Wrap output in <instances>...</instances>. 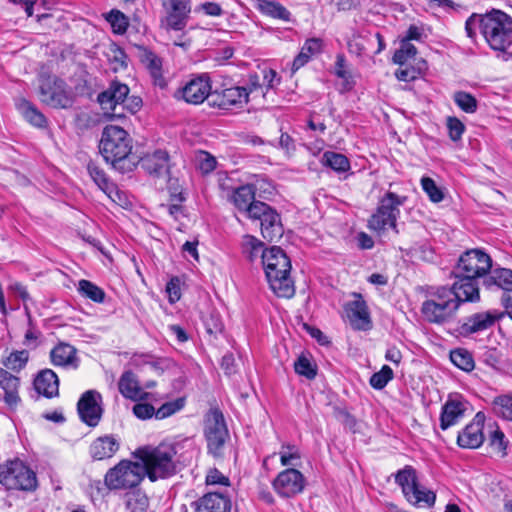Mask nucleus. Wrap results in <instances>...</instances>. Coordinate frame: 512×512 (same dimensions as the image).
<instances>
[{
    "label": "nucleus",
    "instance_id": "obj_1",
    "mask_svg": "<svg viewBox=\"0 0 512 512\" xmlns=\"http://www.w3.org/2000/svg\"><path fill=\"white\" fill-rule=\"evenodd\" d=\"M132 147V138L123 128L116 125L104 128L99 144L100 153L120 173L131 172L136 166Z\"/></svg>",
    "mask_w": 512,
    "mask_h": 512
},
{
    "label": "nucleus",
    "instance_id": "obj_2",
    "mask_svg": "<svg viewBox=\"0 0 512 512\" xmlns=\"http://www.w3.org/2000/svg\"><path fill=\"white\" fill-rule=\"evenodd\" d=\"M481 34L488 46L497 52L503 61L512 58V17L507 13L492 9L483 14Z\"/></svg>",
    "mask_w": 512,
    "mask_h": 512
},
{
    "label": "nucleus",
    "instance_id": "obj_3",
    "mask_svg": "<svg viewBox=\"0 0 512 512\" xmlns=\"http://www.w3.org/2000/svg\"><path fill=\"white\" fill-rule=\"evenodd\" d=\"M262 265L272 291L278 297L291 298L295 287L290 277L291 262L285 252L278 246L266 249L262 254Z\"/></svg>",
    "mask_w": 512,
    "mask_h": 512
},
{
    "label": "nucleus",
    "instance_id": "obj_4",
    "mask_svg": "<svg viewBox=\"0 0 512 512\" xmlns=\"http://www.w3.org/2000/svg\"><path fill=\"white\" fill-rule=\"evenodd\" d=\"M176 449L173 445L160 444L155 448L143 447L135 452L145 469V475L154 482L158 479L171 477L176 473L174 457Z\"/></svg>",
    "mask_w": 512,
    "mask_h": 512
},
{
    "label": "nucleus",
    "instance_id": "obj_5",
    "mask_svg": "<svg viewBox=\"0 0 512 512\" xmlns=\"http://www.w3.org/2000/svg\"><path fill=\"white\" fill-rule=\"evenodd\" d=\"M459 306L453 291L447 286H439L427 292L421 312L429 323L444 324L454 318Z\"/></svg>",
    "mask_w": 512,
    "mask_h": 512
},
{
    "label": "nucleus",
    "instance_id": "obj_6",
    "mask_svg": "<svg viewBox=\"0 0 512 512\" xmlns=\"http://www.w3.org/2000/svg\"><path fill=\"white\" fill-rule=\"evenodd\" d=\"M406 196H400L388 191L380 198L376 211L368 220V228L382 233L388 228L397 231V220L400 216V207L406 202Z\"/></svg>",
    "mask_w": 512,
    "mask_h": 512
},
{
    "label": "nucleus",
    "instance_id": "obj_7",
    "mask_svg": "<svg viewBox=\"0 0 512 512\" xmlns=\"http://www.w3.org/2000/svg\"><path fill=\"white\" fill-rule=\"evenodd\" d=\"M145 477V469L138 462L122 460L110 468L104 483L110 490L130 489L138 486Z\"/></svg>",
    "mask_w": 512,
    "mask_h": 512
},
{
    "label": "nucleus",
    "instance_id": "obj_8",
    "mask_svg": "<svg viewBox=\"0 0 512 512\" xmlns=\"http://www.w3.org/2000/svg\"><path fill=\"white\" fill-rule=\"evenodd\" d=\"M39 94L44 104L56 109H69L75 101L71 88L56 76L40 79Z\"/></svg>",
    "mask_w": 512,
    "mask_h": 512
},
{
    "label": "nucleus",
    "instance_id": "obj_9",
    "mask_svg": "<svg viewBox=\"0 0 512 512\" xmlns=\"http://www.w3.org/2000/svg\"><path fill=\"white\" fill-rule=\"evenodd\" d=\"M0 483L7 489L32 491L37 486V478L34 471L16 459L0 465Z\"/></svg>",
    "mask_w": 512,
    "mask_h": 512
},
{
    "label": "nucleus",
    "instance_id": "obj_10",
    "mask_svg": "<svg viewBox=\"0 0 512 512\" xmlns=\"http://www.w3.org/2000/svg\"><path fill=\"white\" fill-rule=\"evenodd\" d=\"M395 481L402 488L405 498L411 504L428 507L434 505L435 493L419 486L416 470L412 466L407 465L399 470L395 475Z\"/></svg>",
    "mask_w": 512,
    "mask_h": 512
},
{
    "label": "nucleus",
    "instance_id": "obj_11",
    "mask_svg": "<svg viewBox=\"0 0 512 512\" xmlns=\"http://www.w3.org/2000/svg\"><path fill=\"white\" fill-rule=\"evenodd\" d=\"M204 435L207 441L208 452L215 458L222 457L224 445L229 437L223 414L215 409L206 417Z\"/></svg>",
    "mask_w": 512,
    "mask_h": 512
},
{
    "label": "nucleus",
    "instance_id": "obj_12",
    "mask_svg": "<svg viewBox=\"0 0 512 512\" xmlns=\"http://www.w3.org/2000/svg\"><path fill=\"white\" fill-rule=\"evenodd\" d=\"M492 268L491 257L480 249L464 252L453 270V275L471 276L480 279L486 276Z\"/></svg>",
    "mask_w": 512,
    "mask_h": 512
},
{
    "label": "nucleus",
    "instance_id": "obj_13",
    "mask_svg": "<svg viewBox=\"0 0 512 512\" xmlns=\"http://www.w3.org/2000/svg\"><path fill=\"white\" fill-rule=\"evenodd\" d=\"M211 80L208 74L193 76L182 88L178 89L175 97L189 104L198 105L211 96Z\"/></svg>",
    "mask_w": 512,
    "mask_h": 512
},
{
    "label": "nucleus",
    "instance_id": "obj_14",
    "mask_svg": "<svg viewBox=\"0 0 512 512\" xmlns=\"http://www.w3.org/2000/svg\"><path fill=\"white\" fill-rule=\"evenodd\" d=\"M163 8L166 17L162 21L163 26L167 30L181 31L188 22L191 12L190 0H163Z\"/></svg>",
    "mask_w": 512,
    "mask_h": 512
},
{
    "label": "nucleus",
    "instance_id": "obj_15",
    "mask_svg": "<svg viewBox=\"0 0 512 512\" xmlns=\"http://www.w3.org/2000/svg\"><path fill=\"white\" fill-rule=\"evenodd\" d=\"M503 316L504 313H498L497 311H483L471 314L459 322L457 332L463 337H468L490 329Z\"/></svg>",
    "mask_w": 512,
    "mask_h": 512
},
{
    "label": "nucleus",
    "instance_id": "obj_16",
    "mask_svg": "<svg viewBox=\"0 0 512 512\" xmlns=\"http://www.w3.org/2000/svg\"><path fill=\"white\" fill-rule=\"evenodd\" d=\"M101 401L102 397L99 392L88 390L82 394L77 403L80 419L90 427L97 426L102 417Z\"/></svg>",
    "mask_w": 512,
    "mask_h": 512
},
{
    "label": "nucleus",
    "instance_id": "obj_17",
    "mask_svg": "<svg viewBox=\"0 0 512 512\" xmlns=\"http://www.w3.org/2000/svg\"><path fill=\"white\" fill-rule=\"evenodd\" d=\"M272 485L279 496L288 498L303 491L305 479L300 471L289 468L280 472Z\"/></svg>",
    "mask_w": 512,
    "mask_h": 512
},
{
    "label": "nucleus",
    "instance_id": "obj_18",
    "mask_svg": "<svg viewBox=\"0 0 512 512\" xmlns=\"http://www.w3.org/2000/svg\"><path fill=\"white\" fill-rule=\"evenodd\" d=\"M248 97L249 93L246 88L234 86L212 93L210 104L226 110L242 108L248 103Z\"/></svg>",
    "mask_w": 512,
    "mask_h": 512
},
{
    "label": "nucleus",
    "instance_id": "obj_19",
    "mask_svg": "<svg viewBox=\"0 0 512 512\" xmlns=\"http://www.w3.org/2000/svg\"><path fill=\"white\" fill-rule=\"evenodd\" d=\"M485 415L478 412L473 420L462 429L457 436V443L462 448L476 449L484 442Z\"/></svg>",
    "mask_w": 512,
    "mask_h": 512
},
{
    "label": "nucleus",
    "instance_id": "obj_20",
    "mask_svg": "<svg viewBox=\"0 0 512 512\" xmlns=\"http://www.w3.org/2000/svg\"><path fill=\"white\" fill-rule=\"evenodd\" d=\"M468 403L460 395H450L442 406L440 428H448L458 424L465 416Z\"/></svg>",
    "mask_w": 512,
    "mask_h": 512
},
{
    "label": "nucleus",
    "instance_id": "obj_21",
    "mask_svg": "<svg viewBox=\"0 0 512 512\" xmlns=\"http://www.w3.org/2000/svg\"><path fill=\"white\" fill-rule=\"evenodd\" d=\"M344 310L350 325L354 329L368 330L371 327L368 307L360 294H355V299L346 303Z\"/></svg>",
    "mask_w": 512,
    "mask_h": 512
},
{
    "label": "nucleus",
    "instance_id": "obj_22",
    "mask_svg": "<svg viewBox=\"0 0 512 512\" xmlns=\"http://www.w3.org/2000/svg\"><path fill=\"white\" fill-rule=\"evenodd\" d=\"M454 277L456 280L449 289L453 291L460 305L480 300L479 279L464 275H454Z\"/></svg>",
    "mask_w": 512,
    "mask_h": 512
},
{
    "label": "nucleus",
    "instance_id": "obj_23",
    "mask_svg": "<svg viewBox=\"0 0 512 512\" xmlns=\"http://www.w3.org/2000/svg\"><path fill=\"white\" fill-rule=\"evenodd\" d=\"M87 170L94 183L111 199L114 203L122 205L124 193L110 181L106 173L95 162L90 161L87 164Z\"/></svg>",
    "mask_w": 512,
    "mask_h": 512
},
{
    "label": "nucleus",
    "instance_id": "obj_24",
    "mask_svg": "<svg viewBox=\"0 0 512 512\" xmlns=\"http://www.w3.org/2000/svg\"><path fill=\"white\" fill-rule=\"evenodd\" d=\"M129 87L118 81L113 80L108 88L98 95V102L103 110L115 111L117 106H121L129 95Z\"/></svg>",
    "mask_w": 512,
    "mask_h": 512
},
{
    "label": "nucleus",
    "instance_id": "obj_25",
    "mask_svg": "<svg viewBox=\"0 0 512 512\" xmlns=\"http://www.w3.org/2000/svg\"><path fill=\"white\" fill-rule=\"evenodd\" d=\"M195 512H230L231 501L221 493H206L193 502Z\"/></svg>",
    "mask_w": 512,
    "mask_h": 512
},
{
    "label": "nucleus",
    "instance_id": "obj_26",
    "mask_svg": "<svg viewBox=\"0 0 512 512\" xmlns=\"http://www.w3.org/2000/svg\"><path fill=\"white\" fill-rule=\"evenodd\" d=\"M138 57L140 62L149 71L154 84L161 88H164L166 86V81L162 73L161 58L158 55H156L153 51L145 47H139Z\"/></svg>",
    "mask_w": 512,
    "mask_h": 512
},
{
    "label": "nucleus",
    "instance_id": "obj_27",
    "mask_svg": "<svg viewBox=\"0 0 512 512\" xmlns=\"http://www.w3.org/2000/svg\"><path fill=\"white\" fill-rule=\"evenodd\" d=\"M119 448L120 443L114 435H104L91 443L89 454L94 460H105L113 457Z\"/></svg>",
    "mask_w": 512,
    "mask_h": 512
},
{
    "label": "nucleus",
    "instance_id": "obj_28",
    "mask_svg": "<svg viewBox=\"0 0 512 512\" xmlns=\"http://www.w3.org/2000/svg\"><path fill=\"white\" fill-rule=\"evenodd\" d=\"M141 166L151 175L165 176L169 174V155L164 150H156L141 159Z\"/></svg>",
    "mask_w": 512,
    "mask_h": 512
},
{
    "label": "nucleus",
    "instance_id": "obj_29",
    "mask_svg": "<svg viewBox=\"0 0 512 512\" xmlns=\"http://www.w3.org/2000/svg\"><path fill=\"white\" fill-rule=\"evenodd\" d=\"M35 390L46 398H53L59 394V379L51 369L40 371L34 379Z\"/></svg>",
    "mask_w": 512,
    "mask_h": 512
},
{
    "label": "nucleus",
    "instance_id": "obj_30",
    "mask_svg": "<svg viewBox=\"0 0 512 512\" xmlns=\"http://www.w3.org/2000/svg\"><path fill=\"white\" fill-rule=\"evenodd\" d=\"M76 349L67 343H59L50 351V360L54 366L58 367H78V358Z\"/></svg>",
    "mask_w": 512,
    "mask_h": 512
},
{
    "label": "nucleus",
    "instance_id": "obj_31",
    "mask_svg": "<svg viewBox=\"0 0 512 512\" xmlns=\"http://www.w3.org/2000/svg\"><path fill=\"white\" fill-rule=\"evenodd\" d=\"M118 388L123 397L133 401L144 400L148 397V393L142 391L136 375L132 371H125L121 375Z\"/></svg>",
    "mask_w": 512,
    "mask_h": 512
},
{
    "label": "nucleus",
    "instance_id": "obj_32",
    "mask_svg": "<svg viewBox=\"0 0 512 512\" xmlns=\"http://www.w3.org/2000/svg\"><path fill=\"white\" fill-rule=\"evenodd\" d=\"M255 192L254 185L246 184L236 188L230 197L234 206L245 216L248 214V209L257 202L255 200Z\"/></svg>",
    "mask_w": 512,
    "mask_h": 512
},
{
    "label": "nucleus",
    "instance_id": "obj_33",
    "mask_svg": "<svg viewBox=\"0 0 512 512\" xmlns=\"http://www.w3.org/2000/svg\"><path fill=\"white\" fill-rule=\"evenodd\" d=\"M20 379L7 370L0 368V387L4 390V401L9 406H15L20 401L18 389Z\"/></svg>",
    "mask_w": 512,
    "mask_h": 512
},
{
    "label": "nucleus",
    "instance_id": "obj_34",
    "mask_svg": "<svg viewBox=\"0 0 512 512\" xmlns=\"http://www.w3.org/2000/svg\"><path fill=\"white\" fill-rule=\"evenodd\" d=\"M260 229L263 238L269 242L276 241L282 237L284 229L281 217L275 209L264 219Z\"/></svg>",
    "mask_w": 512,
    "mask_h": 512
},
{
    "label": "nucleus",
    "instance_id": "obj_35",
    "mask_svg": "<svg viewBox=\"0 0 512 512\" xmlns=\"http://www.w3.org/2000/svg\"><path fill=\"white\" fill-rule=\"evenodd\" d=\"M256 9L263 15L289 22L291 20L290 11L277 1L256 0Z\"/></svg>",
    "mask_w": 512,
    "mask_h": 512
},
{
    "label": "nucleus",
    "instance_id": "obj_36",
    "mask_svg": "<svg viewBox=\"0 0 512 512\" xmlns=\"http://www.w3.org/2000/svg\"><path fill=\"white\" fill-rule=\"evenodd\" d=\"M487 288L496 286L506 292H512V270L506 268L495 269L488 278L484 279Z\"/></svg>",
    "mask_w": 512,
    "mask_h": 512
},
{
    "label": "nucleus",
    "instance_id": "obj_37",
    "mask_svg": "<svg viewBox=\"0 0 512 512\" xmlns=\"http://www.w3.org/2000/svg\"><path fill=\"white\" fill-rule=\"evenodd\" d=\"M17 108L30 124L39 128L46 127V117L28 100L20 99L17 102Z\"/></svg>",
    "mask_w": 512,
    "mask_h": 512
},
{
    "label": "nucleus",
    "instance_id": "obj_38",
    "mask_svg": "<svg viewBox=\"0 0 512 512\" xmlns=\"http://www.w3.org/2000/svg\"><path fill=\"white\" fill-rule=\"evenodd\" d=\"M321 162L338 173L346 172L350 169V162L348 158L340 153L327 151L323 154Z\"/></svg>",
    "mask_w": 512,
    "mask_h": 512
},
{
    "label": "nucleus",
    "instance_id": "obj_39",
    "mask_svg": "<svg viewBox=\"0 0 512 512\" xmlns=\"http://www.w3.org/2000/svg\"><path fill=\"white\" fill-rule=\"evenodd\" d=\"M126 508L130 512H147L149 500L146 494L140 490L126 493Z\"/></svg>",
    "mask_w": 512,
    "mask_h": 512
},
{
    "label": "nucleus",
    "instance_id": "obj_40",
    "mask_svg": "<svg viewBox=\"0 0 512 512\" xmlns=\"http://www.w3.org/2000/svg\"><path fill=\"white\" fill-rule=\"evenodd\" d=\"M78 291L82 296L97 303H102L105 298V292L89 280H80L78 283Z\"/></svg>",
    "mask_w": 512,
    "mask_h": 512
},
{
    "label": "nucleus",
    "instance_id": "obj_41",
    "mask_svg": "<svg viewBox=\"0 0 512 512\" xmlns=\"http://www.w3.org/2000/svg\"><path fill=\"white\" fill-rule=\"evenodd\" d=\"M452 363L463 371L474 369L475 363L472 354L465 349H455L450 353Z\"/></svg>",
    "mask_w": 512,
    "mask_h": 512
},
{
    "label": "nucleus",
    "instance_id": "obj_42",
    "mask_svg": "<svg viewBox=\"0 0 512 512\" xmlns=\"http://www.w3.org/2000/svg\"><path fill=\"white\" fill-rule=\"evenodd\" d=\"M492 409L497 416L512 421V396L502 395L496 397L492 402Z\"/></svg>",
    "mask_w": 512,
    "mask_h": 512
},
{
    "label": "nucleus",
    "instance_id": "obj_43",
    "mask_svg": "<svg viewBox=\"0 0 512 512\" xmlns=\"http://www.w3.org/2000/svg\"><path fill=\"white\" fill-rule=\"evenodd\" d=\"M29 359V353L26 350L12 352L2 363L12 371H20L23 369Z\"/></svg>",
    "mask_w": 512,
    "mask_h": 512
},
{
    "label": "nucleus",
    "instance_id": "obj_44",
    "mask_svg": "<svg viewBox=\"0 0 512 512\" xmlns=\"http://www.w3.org/2000/svg\"><path fill=\"white\" fill-rule=\"evenodd\" d=\"M453 99L457 106L466 113H474L477 110V100L468 92L457 91L454 93Z\"/></svg>",
    "mask_w": 512,
    "mask_h": 512
},
{
    "label": "nucleus",
    "instance_id": "obj_45",
    "mask_svg": "<svg viewBox=\"0 0 512 512\" xmlns=\"http://www.w3.org/2000/svg\"><path fill=\"white\" fill-rule=\"evenodd\" d=\"M393 377L394 373L391 367L384 365L380 371L374 373L370 377L369 383L374 389L381 390L393 379Z\"/></svg>",
    "mask_w": 512,
    "mask_h": 512
},
{
    "label": "nucleus",
    "instance_id": "obj_46",
    "mask_svg": "<svg viewBox=\"0 0 512 512\" xmlns=\"http://www.w3.org/2000/svg\"><path fill=\"white\" fill-rule=\"evenodd\" d=\"M417 48L408 41H401L400 48L393 55V62L398 65H404L409 59L415 57Z\"/></svg>",
    "mask_w": 512,
    "mask_h": 512
},
{
    "label": "nucleus",
    "instance_id": "obj_47",
    "mask_svg": "<svg viewBox=\"0 0 512 512\" xmlns=\"http://www.w3.org/2000/svg\"><path fill=\"white\" fill-rule=\"evenodd\" d=\"M106 20L117 34L125 33L129 25L128 18L119 10L110 11L106 16Z\"/></svg>",
    "mask_w": 512,
    "mask_h": 512
},
{
    "label": "nucleus",
    "instance_id": "obj_48",
    "mask_svg": "<svg viewBox=\"0 0 512 512\" xmlns=\"http://www.w3.org/2000/svg\"><path fill=\"white\" fill-rule=\"evenodd\" d=\"M185 405V400L183 398H178L173 401H169L161 405L157 410H155V418L156 419H165L176 412L180 411Z\"/></svg>",
    "mask_w": 512,
    "mask_h": 512
},
{
    "label": "nucleus",
    "instance_id": "obj_49",
    "mask_svg": "<svg viewBox=\"0 0 512 512\" xmlns=\"http://www.w3.org/2000/svg\"><path fill=\"white\" fill-rule=\"evenodd\" d=\"M489 445L500 457H505L507 455V441L505 440L504 433L499 428H496L490 434Z\"/></svg>",
    "mask_w": 512,
    "mask_h": 512
},
{
    "label": "nucleus",
    "instance_id": "obj_50",
    "mask_svg": "<svg viewBox=\"0 0 512 512\" xmlns=\"http://www.w3.org/2000/svg\"><path fill=\"white\" fill-rule=\"evenodd\" d=\"M421 186L432 202L439 203L444 199L443 191L436 185L432 178L422 177Z\"/></svg>",
    "mask_w": 512,
    "mask_h": 512
},
{
    "label": "nucleus",
    "instance_id": "obj_51",
    "mask_svg": "<svg viewBox=\"0 0 512 512\" xmlns=\"http://www.w3.org/2000/svg\"><path fill=\"white\" fill-rule=\"evenodd\" d=\"M295 372L307 379H314L317 371L316 366L305 356H300L294 363Z\"/></svg>",
    "mask_w": 512,
    "mask_h": 512
},
{
    "label": "nucleus",
    "instance_id": "obj_52",
    "mask_svg": "<svg viewBox=\"0 0 512 512\" xmlns=\"http://www.w3.org/2000/svg\"><path fill=\"white\" fill-rule=\"evenodd\" d=\"M244 251L247 254V258L250 261H254L256 258L261 257L266 249L263 248V243L255 237L249 236L244 245Z\"/></svg>",
    "mask_w": 512,
    "mask_h": 512
},
{
    "label": "nucleus",
    "instance_id": "obj_53",
    "mask_svg": "<svg viewBox=\"0 0 512 512\" xmlns=\"http://www.w3.org/2000/svg\"><path fill=\"white\" fill-rule=\"evenodd\" d=\"M274 208L269 206L268 204L258 201L254 203L250 209H248V214L246 215L247 218L252 220H258L260 221V224L264 222V219L268 217V215L272 212Z\"/></svg>",
    "mask_w": 512,
    "mask_h": 512
},
{
    "label": "nucleus",
    "instance_id": "obj_54",
    "mask_svg": "<svg viewBox=\"0 0 512 512\" xmlns=\"http://www.w3.org/2000/svg\"><path fill=\"white\" fill-rule=\"evenodd\" d=\"M446 125L450 139L454 142L459 141L465 131L464 124L456 117H448Z\"/></svg>",
    "mask_w": 512,
    "mask_h": 512
},
{
    "label": "nucleus",
    "instance_id": "obj_55",
    "mask_svg": "<svg viewBox=\"0 0 512 512\" xmlns=\"http://www.w3.org/2000/svg\"><path fill=\"white\" fill-rule=\"evenodd\" d=\"M483 20V14H477L473 13L471 16H469L465 22V32L467 37H469L471 40L476 39V30L479 28L481 31V23Z\"/></svg>",
    "mask_w": 512,
    "mask_h": 512
},
{
    "label": "nucleus",
    "instance_id": "obj_56",
    "mask_svg": "<svg viewBox=\"0 0 512 512\" xmlns=\"http://www.w3.org/2000/svg\"><path fill=\"white\" fill-rule=\"evenodd\" d=\"M282 451H280V461L283 466H294L295 460L300 459V454L295 447L286 446L282 447Z\"/></svg>",
    "mask_w": 512,
    "mask_h": 512
},
{
    "label": "nucleus",
    "instance_id": "obj_57",
    "mask_svg": "<svg viewBox=\"0 0 512 512\" xmlns=\"http://www.w3.org/2000/svg\"><path fill=\"white\" fill-rule=\"evenodd\" d=\"M180 279L172 277L166 284V292L170 303H175L181 298Z\"/></svg>",
    "mask_w": 512,
    "mask_h": 512
},
{
    "label": "nucleus",
    "instance_id": "obj_58",
    "mask_svg": "<svg viewBox=\"0 0 512 512\" xmlns=\"http://www.w3.org/2000/svg\"><path fill=\"white\" fill-rule=\"evenodd\" d=\"M133 413L137 418L146 420L155 417V408L149 403H137L133 406Z\"/></svg>",
    "mask_w": 512,
    "mask_h": 512
},
{
    "label": "nucleus",
    "instance_id": "obj_59",
    "mask_svg": "<svg viewBox=\"0 0 512 512\" xmlns=\"http://www.w3.org/2000/svg\"><path fill=\"white\" fill-rule=\"evenodd\" d=\"M206 483L208 485H223L229 486L230 481L229 478L224 476L219 470L216 468L209 470L206 476Z\"/></svg>",
    "mask_w": 512,
    "mask_h": 512
},
{
    "label": "nucleus",
    "instance_id": "obj_60",
    "mask_svg": "<svg viewBox=\"0 0 512 512\" xmlns=\"http://www.w3.org/2000/svg\"><path fill=\"white\" fill-rule=\"evenodd\" d=\"M216 160L207 152H202L199 157V168L203 173H210L215 169Z\"/></svg>",
    "mask_w": 512,
    "mask_h": 512
},
{
    "label": "nucleus",
    "instance_id": "obj_61",
    "mask_svg": "<svg viewBox=\"0 0 512 512\" xmlns=\"http://www.w3.org/2000/svg\"><path fill=\"white\" fill-rule=\"evenodd\" d=\"M322 40L318 38H311L305 41L301 48L308 56H313L321 52Z\"/></svg>",
    "mask_w": 512,
    "mask_h": 512
},
{
    "label": "nucleus",
    "instance_id": "obj_62",
    "mask_svg": "<svg viewBox=\"0 0 512 512\" xmlns=\"http://www.w3.org/2000/svg\"><path fill=\"white\" fill-rule=\"evenodd\" d=\"M9 291L12 292L16 297H19L24 303L30 300L29 292L22 283L13 282L8 287Z\"/></svg>",
    "mask_w": 512,
    "mask_h": 512
},
{
    "label": "nucleus",
    "instance_id": "obj_63",
    "mask_svg": "<svg viewBox=\"0 0 512 512\" xmlns=\"http://www.w3.org/2000/svg\"><path fill=\"white\" fill-rule=\"evenodd\" d=\"M395 76L399 81L410 82L418 77V71L413 67L400 68L396 70Z\"/></svg>",
    "mask_w": 512,
    "mask_h": 512
},
{
    "label": "nucleus",
    "instance_id": "obj_64",
    "mask_svg": "<svg viewBox=\"0 0 512 512\" xmlns=\"http://www.w3.org/2000/svg\"><path fill=\"white\" fill-rule=\"evenodd\" d=\"M121 106L131 113H136L142 106V99L137 96H127Z\"/></svg>",
    "mask_w": 512,
    "mask_h": 512
}]
</instances>
